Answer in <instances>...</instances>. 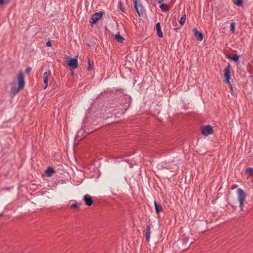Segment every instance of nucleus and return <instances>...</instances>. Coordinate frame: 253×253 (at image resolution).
I'll use <instances>...</instances> for the list:
<instances>
[{
	"mask_svg": "<svg viewBox=\"0 0 253 253\" xmlns=\"http://www.w3.org/2000/svg\"><path fill=\"white\" fill-rule=\"evenodd\" d=\"M179 29H180V27H179V28H173V30H174L175 32H177Z\"/></svg>",
	"mask_w": 253,
	"mask_h": 253,
	"instance_id": "obj_33",
	"label": "nucleus"
},
{
	"mask_svg": "<svg viewBox=\"0 0 253 253\" xmlns=\"http://www.w3.org/2000/svg\"><path fill=\"white\" fill-rule=\"evenodd\" d=\"M240 210H243V203H242V204L241 203H240Z\"/></svg>",
	"mask_w": 253,
	"mask_h": 253,
	"instance_id": "obj_31",
	"label": "nucleus"
},
{
	"mask_svg": "<svg viewBox=\"0 0 253 253\" xmlns=\"http://www.w3.org/2000/svg\"><path fill=\"white\" fill-rule=\"evenodd\" d=\"M240 56L237 54H235L232 56L228 55L227 57L229 59L232 60L233 61L237 62L239 61Z\"/></svg>",
	"mask_w": 253,
	"mask_h": 253,
	"instance_id": "obj_16",
	"label": "nucleus"
},
{
	"mask_svg": "<svg viewBox=\"0 0 253 253\" xmlns=\"http://www.w3.org/2000/svg\"><path fill=\"white\" fill-rule=\"evenodd\" d=\"M185 20H186V15L184 14L182 16V17H181L180 21H179V23L181 24V25H183L184 24V23H185Z\"/></svg>",
	"mask_w": 253,
	"mask_h": 253,
	"instance_id": "obj_23",
	"label": "nucleus"
},
{
	"mask_svg": "<svg viewBox=\"0 0 253 253\" xmlns=\"http://www.w3.org/2000/svg\"><path fill=\"white\" fill-rule=\"evenodd\" d=\"M22 89L23 88H19L18 86L17 87L15 86H13L10 88V91L13 95H15L19 92L20 90Z\"/></svg>",
	"mask_w": 253,
	"mask_h": 253,
	"instance_id": "obj_14",
	"label": "nucleus"
},
{
	"mask_svg": "<svg viewBox=\"0 0 253 253\" xmlns=\"http://www.w3.org/2000/svg\"><path fill=\"white\" fill-rule=\"evenodd\" d=\"M238 200L239 203H244L246 199V193L242 188H238L237 190Z\"/></svg>",
	"mask_w": 253,
	"mask_h": 253,
	"instance_id": "obj_7",
	"label": "nucleus"
},
{
	"mask_svg": "<svg viewBox=\"0 0 253 253\" xmlns=\"http://www.w3.org/2000/svg\"><path fill=\"white\" fill-rule=\"evenodd\" d=\"M115 39L121 43H123L125 40L124 38L119 34V33L115 35Z\"/></svg>",
	"mask_w": 253,
	"mask_h": 253,
	"instance_id": "obj_17",
	"label": "nucleus"
},
{
	"mask_svg": "<svg viewBox=\"0 0 253 253\" xmlns=\"http://www.w3.org/2000/svg\"><path fill=\"white\" fill-rule=\"evenodd\" d=\"M150 234V227L149 225L147 226L146 234Z\"/></svg>",
	"mask_w": 253,
	"mask_h": 253,
	"instance_id": "obj_27",
	"label": "nucleus"
},
{
	"mask_svg": "<svg viewBox=\"0 0 253 253\" xmlns=\"http://www.w3.org/2000/svg\"><path fill=\"white\" fill-rule=\"evenodd\" d=\"M9 1V0H0V5L5 4L8 2Z\"/></svg>",
	"mask_w": 253,
	"mask_h": 253,
	"instance_id": "obj_26",
	"label": "nucleus"
},
{
	"mask_svg": "<svg viewBox=\"0 0 253 253\" xmlns=\"http://www.w3.org/2000/svg\"><path fill=\"white\" fill-rule=\"evenodd\" d=\"M164 0H159L158 3L161 4V3H164L163 1Z\"/></svg>",
	"mask_w": 253,
	"mask_h": 253,
	"instance_id": "obj_32",
	"label": "nucleus"
},
{
	"mask_svg": "<svg viewBox=\"0 0 253 253\" xmlns=\"http://www.w3.org/2000/svg\"><path fill=\"white\" fill-rule=\"evenodd\" d=\"M185 249H186V247H184V248H179V250H180V251H183L185 250Z\"/></svg>",
	"mask_w": 253,
	"mask_h": 253,
	"instance_id": "obj_34",
	"label": "nucleus"
},
{
	"mask_svg": "<svg viewBox=\"0 0 253 253\" xmlns=\"http://www.w3.org/2000/svg\"><path fill=\"white\" fill-rule=\"evenodd\" d=\"M31 70H32V68L31 67H28L25 70V73L29 74L31 72Z\"/></svg>",
	"mask_w": 253,
	"mask_h": 253,
	"instance_id": "obj_28",
	"label": "nucleus"
},
{
	"mask_svg": "<svg viewBox=\"0 0 253 253\" xmlns=\"http://www.w3.org/2000/svg\"><path fill=\"white\" fill-rule=\"evenodd\" d=\"M154 206L155 208L156 212L157 214H159L161 211H162L163 207L160 203H158L156 201H155Z\"/></svg>",
	"mask_w": 253,
	"mask_h": 253,
	"instance_id": "obj_11",
	"label": "nucleus"
},
{
	"mask_svg": "<svg viewBox=\"0 0 253 253\" xmlns=\"http://www.w3.org/2000/svg\"><path fill=\"white\" fill-rule=\"evenodd\" d=\"M88 67L87 68V70L88 71H90L91 70H92L93 69V63H91V61H90V59L89 58L88 59Z\"/></svg>",
	"mask_w": 253,
	"mask_h": 253,
	"instance_id": "obj_21",
	"label": "nucleus"
},
{
	"mask_svg": "<svg viewBox=\"0 0 253 253\" xmlns=\"http://www.w3.org/2000/svg\"><path fill=\"white\" fill-rule=\"evenodd\" d=\"M17 79L19 88L23 89L25 84V82L24 80V73L22 71H20L17 75Z\"/></svg>",
	"mask_w": 253,
	"mask_h": 253,
	"instance_id": "obj_4",
	"label": "nucleus"
},
{
	"mask_svg": "<svg viewBox=\"0 0 253 253\" xmlns=\"http://www.w3.org/2000/svg\"><path fill=\"white\" fill-rule=\"evenodd\" d=\"M181 245H184L183 240H178L177 242H174L173 244V246L174 248H176V247H178Z\"/></svg>",
	"mask_w": 253,
	"mask_h": 253,
	"instance_id": "obj_18",
	"label": "nucleus"
},
{
	"mask_svg": "<svg viewBox=\"0 0 253 253\" xmlns=\"http://www.w3.org/2000/svg\"><path fill=\"white\" fill-rule=\"evenodd\" d=\"M252 63H253V61L252 62Z\"/></svg>",
	"mask_w": 253,
	"mask_h": 253,
	"instance_id": "obj_35",
	"label": "nucleus"
},
{
	"mask_svg": "<svg viewBox=\"0 0 253 253\" xmlns=\"http://www.w3.org/2000/svg\"><path fill=\"white\" fill-rule=\"evenodd\" d=\"M55 171L54 169L52 167H49L45 171V173L46 174V176L48 177H49L52 175V174L55 173Z\"/></svg>",
	"mask_w": 253,
	"mask_h": 253,
	"instance_id": "obj_13",
	"label": "nucleus"
},
{
	"mask_svg": "<svg viewBox=\"0 0 253 253\" xmlns=\"http://www.w3.org/2000/svg\"><path fill=\"white\" fill-rule=\"evenodd\" d=\"M245 173L246 174L253 175V168H248L246 169V171H245Z\"/></svg>",
	"mask_w": 253,
	"mask_h": 253,
	"instance_id": "obj_19",
	"label": "nucleus"
},
{
	"mask_svg": "<svg viewBox=\"0 0 253 253\" xmlns=\"http://www.w3.org/2000/svg\"><path fill=\"white\" fill-rule=\"evenodd\" d=\"M78 56H76V57L74 58H70L69 56L66 55L65 59H69L68 62V65L69 67V69L71 71L75 70L78 66V62L77 60Z\"/></svg>",
	"mask_w": 253,
	"mask_h": 253,
	"instance_id": "obj_1",
	"label": "nucleus"
},
{
	"mask_svg": "<svg viewBox=\"0 0 253 253\" xmlns=\"http://www.w3.org/2000/svg\"><path fill=\"white\" fill-rule=\"evenodd\" d=\"M235 23L234 22H232L230 24V30L232 34L235 32Z\"/></svg>",
	"mask_w": 253,
	"mask_h": 253,
	"instance_id": "obj_20",
	"label": "nucleus"
},
{
	"mask_svg": "<svg viewBox=\"0 0 253 253\" xmlns=\"http://www.w3.org/2000/svg\"><path fill=\"white\" fill-rule=\"evenodd\" d=\"M134 4L135 9L138 13V15L140 17L143 14V6L142 3L138 1V0H132Z\"/></svg>",
	"mask_w": 253,
	"mask_h": 253,
	"instance_id": "obj_5",
	"label": "nucleus"
},
{
	"mask_svg": "<svg viewBox=\"0 0 253 253\" xmlns=\"http://www.w3.org/2000/svg\"><path fill=\"white\" fill-rule=\"evenodd\" d=\"M213 132V128L212 126L210 125H208L205 126H203L202 127L201 133L205 136H208L210 134H212Z\"/></svg>",
	"mask_w": 253,
	"mask_h": 253,
	"instance_id": "obj_6",
	"label": "nucleus"
},
{
	"mask_svg": "<svg viewBox=\"0 0 253 253\" xmlns=\"http://www.w3.org/2000/svg\"><path fill=\"white\" fill-rule=\"evenodd\" d=\"M159 6L162 11L165 12L168 11L170 9L169 5L165 3H161V4L159 5Z\"/></svg>",
	"mask_w": 253,
	"mask_h": 253,
	"instance_id": "obj_15",
	"label": "nucleus"
},
{
	"mask_svg": "<svg viewBox=\"0 0 253 253\" xmlns=\"http://www.w3.org/2000/svg\"><path fill=\"white\" fill-rule=\"evenodd\" d=\"M146 240L148 241H149L150 240V234H146Z\"/></svg>",
	"mask_w": 253,
	"mask_h": 253,
	"instance_id": "obj_30",
	"label": "nucleus"
},
{
	"mask_svg": "<svg viewBox=\"0 0 253 253\" xmlns=\"http://www.w3.org/2000/svg\"><path fill=\"white\" fill-rule=\"evenodd\" d=\"M118 7L122 12H124L125 8H123V4L121 1H119L118 3Z\"/></svg>",
	"mask_w": 253,
	"mask_h": 253,
	"instance_id": "obj_25",
	"label": "nucleus"
},
{
	"mask_svg": "<svg viewBox=\"0 0 253 253\" xmlns=\"http://www.w3.org/2000/svg\"><path fill=\"white\" fill-rule=\"evenodd\" d=\"M51 45H52V43L50 41H48L47 42H46V45L47 46H51Z\"/></svg>",
	"mask_w": 253,
	"mask_h": 253,
	"instance_id": "obj_29",
	"label": "nucleus"
},
{
	"mask_svg": "<svg viewBox=\"0 0 253 253\" xmlns=\"http://www.w3.org/2000/svg\"><path fill=\"white\" fill-rule=\"evenodd\" d=\"M230 65L228 63L227 64V66L224 70V77L225 78V80L224 81V83L228 84L231 86V89H232L231 84L230 82Z\"/></svg>",
	"mask_w": 253,
	"mask_h": 253,
	"instance_id": "obj_3",
	"label": "nucleus"
},
{
	"mask_svg": "<svg viewBox=\"0 0 253 253\" xmlns=\"http://www.w3.org/2000/svg\"><path fill=\"white\" fill-rule=\"evenodd\" d=\"M81 205V203H78L77 202L71 205L70 207L72 208L79 209V206Z\"/></svg>",
	"mask_w": 253,
	"mask_h": 253,
	"instance_id": "obj_24",
	"label": "nucleus"
},
{
	"mask_svg": "<svg viewBox=\"0 0 253 253\" xmlns=\"http://www.w3.org/2000/svg\"><path fill=\"white\" fill-rule=\"evenodd\" d=\"M156 29L157 31V33L158 36L160 38H163L164 37L163 33L161 30V24L160 22H158L156 25Z\"/></svg>",
	"mask_w": 253,
	"mask_h": 253,
	"instance_id": "obj_10",
	"label": "nucleus"
},
{
	"mask_svg": "<svg viewBox=\"0 0 253 253\" xmlns=\"http://www.w3.org/2000/svg\"><path fill=\"white\" fill-rule=\"evenodd\" d=\"M43 83L45 85L44 89L48 86V74L47 72L44 73L43 75Z\"/></svg>",
	"mask_w": 253,
	"mask_h": 253,
	"instance_id": "obj_12",
	"label": "nucleus"
},
{
	"mask_svg": "<svg viewBox=\"0 0 253 253\" xmlns=\"http://www.w3.org/2000/svg\"><path fill=\"white\" fill-rule=\"evenodd\" d=\"M83 200L87 206H91L93 202L92 197L88 194H86L84 196Z\"/></svg>",
	"mask_w": 253,
	"mask_h": 253,
	"instance_id": "obj_8",
	"label": "nucleus"
},
{
	"mask_svg": "<svg viewBox=\"0 0 253 253\" xmlns=\"http://www.w3.org/2000/svg\"><path fill=\"white\" fill-rule=\"evenodd\" d=\"M193 31L195 38L199 41H202L203 39V35L202 33L199 32L196 28H194Z\"/></svg>",
	"mask_w": 253,
	"mask_h": 253,
	"instance_id": "obj_9",
	"label": "nucleus"
},
{
	"mask_svg": "<svg viewBox=\"0 0 253 253\" xmlns=\"http://www.w3.org/2000/svg\"><path fill=\"white\" fill-rule=\"evenodd\" d=\"M234 3L237 6H242L243 4V0H233Z\"/></svg>",
	"mask_w": 253,
	"mask_h": 253,
	"instance_id": "obj_22",
	"label": "nucleus"
},
{
	"mask_svg": "<svg viewBox=\"0 0 253 253\" xmlns=\"http://www.w3.org/2000/svg\"><path fill=\"white\" fill-rule=\"evenodd\" d=\"M105 14V12L102 11L97 12L93 14L89 20V23L91 27L93 25L96 23L99 19Z\"/></svg>",
	"mask_w": 253,
	"mask_h": 253,
	"instance_id": "obj_2",
	"label": "nucleus"
}]
</instances>
